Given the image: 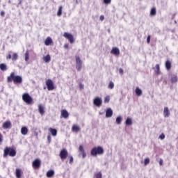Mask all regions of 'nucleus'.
I'll return each instance as SVG.
<instances>
[{
  "label": "nucleus",
  "mask_w": 178,
  "mask_h": 178,
  "mask_svg": "<svg viewBox=\"0 0 178 178\" xmlns=\"http://www.w3.org/2000/svg\"><path fill=\"white\" fill-rule=\"evenodd\" d=\"M47 140H48L49 143L51 142V136H47Z\"/></svg>",
  "instance_id": "nucleus-51"
},
{
  "label": "nucleus",
  "mask_w": 178,
  "mask_h": 178,
  "mask_svg": "<svg viewBox=\"0 0 178 178\" xmlns=\"http://www.w3.org/2000/svg\"><path fill=\"white\" fill-rule=\"evenodd\" d=\"M15 176L17 178H22V170L17 168L15 170Z\"/></svg>",
  "instance_id": "nucleus-18"
},
{
  "label": "nucleus",
  "mask_w": 178,
  "mask_h": 178,
  "mask_svg": "<svg viewBox=\"0 0 178 178\" xmlns=\"http://www.w3.org/2000/svg\"><path fill=\"white\" fill-rule=\"evenodd\" d=\"M0 15H1V16H2V17L5 16V12L1 11V12L0 13Z\"/></svg>",
  "instance_id": "nucleus-47"
},
{
  "label": "nucleus",
  "mask_w": 178,
  "mask_h": 178,
  "mask_svg": "<svg viewBox=\"0 0 178 178\" xmlns=\"http://www.w3.org/2000/svg\"><path fill=\"white\" fill-rule=\"evenodd\" d=\"M79 88H80V90H83V88H84V85L80 84L79 85Z\"/></svg>",
  "instance_id": "nucleus-45"
},
{
  "label": "nucleus",
  "mask_w": 178,
  "mask_h": 178,
  "mask_svg": "<svg viewBox=\"0 0 178 178\" xmlns=\"http://www.w3.org/2000/svg\"><path fill=\"white\" fill-rule=\"evenodd\" d=\"M76 69L78 72L83 69V61H81V58L79 56H76Z\"/></svg>",
  "instance_id": "nucleus-5"
},
{
  "label": "nucleus",
  "mask_w": 178,
  "mask_h": 178,
  "mask_svg": "<svg viewBox=\"0 0 178 178\" xmlns=\"http://www.w3.org/2000/svg\"><path fill=\"white\" fill-rule=\"evenodd\" d=\"M7 59H12V55L8 54V56H7Z\"/></svg>",
  "instance_id": "nucleus-48"
},
{
  "label": "nucleus",
  "mask_w": 178,
  "mask_h": 178,
  "mask_svg": "<svg viewBox=\"0 0 178 178\" xmlns=\"http://www.w3.org/2000/svg\"><path fill=\"white\" fill-rule=\"evenodd\" d=\"M64 48H65V49L69 48V44H65L64 45Z\"/></svg>",
  "instance_id": "nucleus-50"
},
{
  "label": "nucleus",
  "mask_w": 178,
  "mask_h": 178,
  "mask_svg": "<svg viewBox=\"0 0 178 178\" xmlns=\"http://www.w3.org/2000/svg\"><path fill=\"white\" fill-rule=\"evenodd\" d=\"M0 70H1V72H6V70H8V67L6 66V64H0Z\"/></svg>",
  "instance_id": "nucleus-20"
},
{
  "label": "nucleus",
  "mask_w": 178,
  "mask_h": 178,
  "mask_svg": "<svg viewBox=\"0 0 178 178\" xmlns=\"http://www.w3.org/2000/svg\"><path fill=\"white\" fill-rule=\"evenodd\" d=\"M29 59V52L26 51V53H25V61L28 62Z\"/></svg>",
  "instance_id": "nucleus-39"
},
{
  "label": "nucleus",
  "mask_w": 178,
  "mask_h": 178,
  "mask_svg": "<svg viewBox=\"0 0 178 178\" xmlns=\"http://www.w3.org/2000/svg\"><path fill=\"white\" fill-rule=\"evenodd\" d=\"M46 86L49 91H52L55 89V86H54V81H52L51 79H47L46 81Z\"/></svg>",
  "instance_id": "nucleus-6"
},
{
  "label": "nucleus",
  "mask_w": 178,
  "mask_h": 178,
  "mask_svg": "<svg viewBox=\"0 0 178 178\" xmlns=\"http://www.w3.org/2000/svg\"><path fill=\"white\" fill-rule=\"evenodd\" d=\"M108 33H111V29H108Z\"/></svg>",
  "instance_id": "nucleus-53"
},
{
  "label": "nucleus",
  "mask_w": 178,
  "mask_h": 178,
  "mask_svg": "<svg viewBox=\"0 0 178 178\" xmlns=\"http://www.w3.org/2000/svg\"><path fill=\"white\" fill-rule=\"evenodd\" d=\"M104 154V148L101 146L95 147L90 151V155L92 156H97V155H102Z\"/></svg>",
  "instance_id": "nucleus-3"
},
{
  "label": "nucleus",
  "mask_w": 178,
  "mask_h": 178,
  "mask_svg": "<svg viewBox=\"0 0 178 178\" xmlns=\"http://www.w3.org/2000/svg\"><path fill=\"white\" fill-rule=\"evenodd\" d=\"M135 92L138 97H141V95H143V90H141L138 87L136 88Z\"/></svg>",
  "instance_id": "nucleus-21"
},
{
  "label": "nucleus",
  "mask_w": 178,
  "mask_h": 178,
  "mask_svg": "<svg viewBox=\"0 0 178 178\" xmlns=\"http://www.w3.org/2000/svg\"><path fill=\"white\" fill-rule=\"evenodd\" d=\"M171 67H172V62H170L169 60H168L165 62V69L167 70H170Z\"/></svg>",
  "instance_id": "nucleus-19"
},
{
  "label": "nucleus",
  "mask_w": 178,
  "mask_h": 178,
  "mask_svg": "<svg viewBox=\"0 0 178 178\" xmlns=\"http://www.w3.org/2000/svg\"><path fill=\"white\" fill-rule=\"evenodd\" d=\"M62 9H63L62 6H59L58 10L57 12V16H61L62 15Z\"/></svg>",
  "instance_id": "nucleus-35"
},
{
  "label": "nucleus",
  "mask_w": 178,
  "mask_h": 178,
  "mask_svg": "<svg viewBox=\"0 0 178 178\" xmlns=\"http://www.w3.org/2000/svg\"><path fill=\"white\" fill-rule=\"evenodd\" d=\"M16 149L13 147H6L3 149V158H8V156H10L13 158L16 156Z\"/></svg>",
  "instance_id": "nucleus-2"
},
{
  "label": "nucleus",
  "mask_w": 178,
  "mask_h": 178,
  "mask_svg": "<svg viewBox=\"0 0 178 178\" xmlns=\"http://www.w3.org/2000/svg\"><path fill=\"white\" fill-rule=\"evenodd\" d=\"M147 44H149V42H151V35L147 36Z\"/></svg>",
  "instance_id": "nucleus-43"
},
{
  "label": "nucleus",
  "mask_w": 178,
  "mask_h": 178,
  "mask_svg": "<svg viewBox=\"0 0 178 178\" xmlns=\"http://www.w3.org/2000/svg\"><path fill=\"white\" fill-rule=\"evenodd\" d=\"M113 115V111H112V108H108L106 111V118H112Z\"/></svg>",
  "instance_id": "nucleus-12"
},
{
  "label": "nucleus",
  "mask_w": 178,
  "mask_h": 178,
  "mask_svg": "<svg viewBox=\"0 0 178 178\" xmlns=\"http://www.w3.org/2000/svg\"><path fill=\"white\" fill-rule=\"evenodd\" d=\"M79 151H80V152L82 153L83 158H85L86 156H87V154H86V152L84 151V147H83V145L79 146Z\"/></svg>",
  "instance_id": "nucleus-24"
},
{
  "label": "nucleus",
  "mask_w": 178,
  "mask_h": 178,
  "mask_svg": "<svg viewBox=\"0 0 178 178\" xmlns=\"http://www.w3.org/2000/svg\"><path fill=\"white\" fill-rule=\"evenodd\" d=\"M76 3H79V1L78 0H76Z\"/></svg>",
  "instance_id": "nucleus-54"
},
{
  "label": "nucleus",
  "mask_w": 178,
  "mask_h": 178,
  "mask_svg": "<svg viewBox=\"0 0 178 178\" xmlns=\"http://www.w3.org/2000/svg\"><path fill=\"white\" fill-rule=\"evenodd\" d=\"M108 88H109L110 90H113V88H115V83H113L112 81H110L108 86Z\"/></svg>",
  "instance_id": "nucleus-31"
},
{
  "label": "nucleus",
  "mask_w": 178,
  "mask_h": 178,
  "mask_svg": "<svg viewBox=\"0 0 178 178\" xmlns=\"http://www.w3.org/2000/svg\"><path fill=\"white\" fill-rule=\"evenodd\" d=\"M61 116L62 118H64V119H67V118H69V113L66 110H62Z\"/></svg>",
  "instance_id": "nucleus-16"
},
{
  "label": "nucleus",
  "mask_w": 178,
  "mask_h": 178,
  "mask_svg": "<svg viewBox=\"0 0 178 178\" xmlns=\"http://www.w3.org/2000/svg\"><path fill=\"white\" fill-rule=\"evenodd\" d=\"M55 175V171L54 170H50L47 172V177H52Z\"/></svg>",
  "instance_id": "nucleus-26"
},
{
  "label": "nucleus",
  "mask_w": 178,
  "mask_h": 178,
  "mask_svg": "<svg viewBox=\"0 0 178 178\" xmlns=\"http://www.w3.org/2000/svg\"><path fill=\"white\" fill-rule=\"evenodd\" d=\"M144 163H145V166H147V165H148L149 163V158L145 159Z\"/></svg>",
  "instance_id": "nucleus-40"
},
{
  "label": "nucleus",
  "mask_w": 178,
  "mask_h": 178,
  "mask_svg": "<svg viewBox=\"0 0 178 178\" xmlns=\"http://www.w3.org/2000/svg\"><path fill=\"white\" fill-rule=\"evenodd\" d=\"M159 138L160 140H165V134H161Z\"/></svg>",
  "instance_id": "nucleus-41"
},
{
  "label": "nucleus",
  "mask_w": 178,
  "mask_h": 178,
  "mask_svg": "<svg viewBox=\"0 0 178 178\" xmlns=\"http://www.w3.org/2000/svg\"><path fill=\"white\" fill-rule=\"evenodd\" d=\"M155 72L156 73V74H161V71H160V67L159 65V64H156L155 66Z\"/></svg>",
  "instance_id": "nucleus-30"
},
{
  "label": "nucleus",
  "mask_w": 178,
  "mask_h": 178,
  "mask_svg": "<svg viewBox=\"0 0 178 178\" xmlns=\"http://www.w3.org/2000/svg\"><path fill=\"white\" fill-rule=\"evenodd\" d=\"M68 158H70V165H72V164H73V162H74V159H73V156L70 155V156H68Z\"/></svg>",
  "instance_id": "nucleus-36"
},
{
  "label": "nucleus",
  "mask_w": 178,
  "mask_h": 178,
  "mask_svg": "<svg viewBox=\"0 0 178 178\" xmlns=\"http://www.w3.org/2000/svg\"><path fill=\"white\" fill-rule=\"evenodd\" d=\"M22 101L28 104V105H31V104H33V97L29 93H24L22 95Z\"/></svg>",
  "instance_id": "nucleus-4"
},
{
  "label": "nucleus",
  "mask_w": 178,
  "mask_h": 178,
  "mask_svg": "<svg viewBox=\"0 0 178 178\" xmlns=\"http://www.w3.org/2000/svg\"><path fill=\"white\" fill-rule=\"evenodd\" d=\"M33 165V168H34V169H38L40 168V167L41 166V160H40V159H36L33 161V162L32 163Z\"/></svg>",
  "instance_id": "nucleus-10"
},
{
  "label": "nucleus",
  "mask_w": 178,
  "mask_h": 178,
  "mask_svg": "<svg viewBox=\"0 0 178 178\" xmlns=\"http://www.w3.org/2000/svg\"><path fill=\"white\" fill-rule=\"evenodd\" d=\"M104 3H106V5L111 3V2H112V0H104Z\"/></svg>",
  "instance_id": "nucleus-42"
},
{
  "label": "nucleus",
  "mask_w": 178,
  "mask_h": 178,
  "mask_svg": "<svg viewBox=\"0 0 178 178\" xmlns=\"http://www.w3.org/2000/svg\"><path fill=\"white\" fill-rule=\"evenodd\" d=\"M119 73H121V74H122V73H123V69L120 68V69H119Z\"/></svg>",
  "instance_id": "nucleus-49"
},
{
  "label": "nucleus",
  "mask_w": 178,
  "mask_h": 178,
  "mask_svg": "<svg viewBox=\"0 0 178 178\" xmlns=\"http://www.w3.org/2000/svg\"><path fill=\"white\" fill-rule=\"evenodd\" d=\"M171 83H172V84H175V83H177V76L173 75V76L171 77Z\"/></svg>",
  "instance_id": "nucleus-28"
},
{
  "label": "nucleus",
  "mask_w": 178,
  "mask_h": 178,
  "mask_svg": "<svg viewBox=\"0 0 178 178\" xmlns=\"http://www.w3.org/2000/svg\"><path fill=\"white\" fill-rule=\"evenodd\" d=\"M0 143H2V134H0Z\"/></svg>",
  "instance_id": "nucleus-52"
},
{
  "label": "nucleus",
  "mask_w": 178,
  "mask_h": 178,
  "mask_svg": "<svg viewBox=\"0 0 178 178\" xmlns=\"http://www.w3.org/2000/svg\"><path fill=\"white\" fill-rule=\"evenodd\" d=\"M8 83L14 82V84H22L23 83V78L19 75H15V72H11L10 76L7 77Z\"/></svg>",
  "instance_id": "nucleus-1"
},
{
  "label": "nucleus",
  "mask_w": 178,
  "mask_h": 178,
  "mask_svg": "<svg viewBox=\"0 0 178 178\" xmlns=\"http://www.w3.org/2000/svg\"><path fill=\"white\" fill-rule=\"evenodd\" d=\"M163 163V160L160 159V161H159L160 166H162Z\"/></svg>",
  "instance_id": "nucleus-46"
},
{
  "label": "nucleus",
  "mask_w": 178,
  "mask_h": 178,
  "mask_svg": "<svg viewBox=\"0 0 178 178\" xmlns=\"http://www.w3.org/2000/svg\"><path fill=\"white\" fill-rule=\"evenodd\" d=\"M163 116L164 118H169L170 116V111H169L168 107H164Z\"/></svg>",
  "instance_id": "nucleus-13"
},
{
  "label": "nucleus",
  "mask_w": 178,
  "mask_h": 178,
  "mask_svg": "<svg viewBox=\"0 0 178 178\" xmlns=\"http://www.w3.org/2000/svg\"><path fill=\"white\" fill-rule=\"evenodd\" d=\"M21 133L23 136H26L27 133H29V129L27 127H24L21 129Z\"/></svg>",
  "instance_id": "nucleus-22"
},
{
  "label": "nucleus",
  "mask_w": 178,
  "mask_h": 178,
  "mask_svg": "<svg viewBox=\"0 0 178 178\" xmlns=\"http://www.w3.org/2000/svg\"><path fill=\"white\" fill-rule=\"evenodd\" d=\"M79 130H80V127L77 125L72 126V131H79Z\"/></svg>",
  "instance_id": "nucleus-32"
},
{
  "label": "nucleus",
  "mask_w": 178,
  "mask_h": 178,
  "mask_svg": "<svg viewBox=\"0 0 178 178\" xmlns=\"http://www.w3.org/2000/svg\"><path fill=\"white\" fill-rule=\"evenodd\" d=\"M68 154L69 153L67 152V150H66V149H62L60 152V159H62V161H65V159H66V158H67Z\"/></svg>",
  "instance_id": "nucleus-9"
},
{
  "label": "nucleus",
  "mask_w": 178,
  "mask_h": 178,
  "mask_svg": "<svg viewBox=\"0 0 178 178\" xmlns=\"http://www.w3.org/2000/svg\"><path fill=\"white\" fill-rule=\"evenodd\" d=\"M45 88H47L46 87L44 88V89L45 90Z\"/></svg>",
  "instance_id": "nucleus-55"
},
{
  "label": "nucleus",
  "mask_w": 178,
  "mask_h": 178,
  "mask_svg": "<svg viewBox=\"0 0 178 178\" xmlns=\"http://www.w3.org/2000/svg\"><path fill=\"white\" fill-rule=\"evenodd\" d=\"M109 101H111V97L109 96H106L104 98V102L105 104H108V102H109Z\"/></svg>",
  "instance_id": "nucleus-37"
},
{
  "label": "nucleus",
  "mask_w": 178,
  "mask_h": 178,
  "mask_svg": "<svg viewBox=\"0 0 178 178\" xmlns=\"http://www.w3.org/2000/svg\"><path fill=\"white\" fill-rule=\"evenodd\" d=\"M111 54H113V55L115 56L120 55V50L118 47H113Z\"/></svg>",
  "instance_id": "nucleus-14"
},
{
  "label": "nucleus",
  "mask_w": 178,
  "mask_h": 178,
  "mask_svg": "<svg viewBox=\"0 0 178 178\" xmlns=\"http://www.w3.org/2000/svg\"><path fill=\"white\" fill-rule=\"evenodd\" d=\"M3 129H4L5 130L8 129H10V127H12V123L10 122V121L8 120L6 121L3 125H2Z\"/></svg>",
  "instance_id": "nucleus-11"
},
{
  "label": "nucleus",
  "mask_w": 178,
  "mask_h": 178,
  "mask_svg": "<svg viewBox=\"0 0 178 178\" xmlns=\"http://www.w3.org/2000/svg\"><path fill=\"white\" fill-rule=\"evenodd\" d=\"M39 113L42 116L45 113V110L42 104L38 105Z\"/></svg>",
  "instance_id": "nucleus-15"
},
{
  "label": "nucleus",
  "mask_w": 178,
  "mask_h": 178,
  "mask_svg": "<svg viewBox=\"0 0 178 178\" xmlns=\"http://www.w3.org/2000/svg\"><path fill=\"white\" fill-rule=\"evenodd\" d=\"M105 19V17L104 15H101L99 17V19L101 20V22H103V20Z\"/></svg>",
  "instance_id": "nucleus-44"
},
{
  "label": "nucleus",
  "mask_w": 178,
  "mask_h": 178,
  "mask_svg": "<svg viewBox=\"0 0 178 178\" xmlns=\"http://www.w3.org/2000/svg\"><path fill=\"white\" fill-rule=\"evenodd\" d=\"M49 131H50V133L54 137L56 136V135L58 134V131H56V129H55L49 128Z\"/></svg>",
  "instance_id": "nucleus-23"
},
{
  "label": "nucleus",
  "mask_w": 178,
  "mask_h": 178,
  "mask_svg": "<svg viewBox=\"0 0 178 178\" xmlns=\"http://www.w3.org/2000/svg\"><path fill=\"white\" fill-rule=\"evenodd\" d=\"M94 178H102V173H101L100 172L95 173Z\"/></svg>",
  "instance_id": "nucleus-33"
},
{
  "label": "nucleus",
  "mask_w": 178,
  "mask_h": 178,
  "mask_svg": "<svg viewBox=\"0 0 178 178\" xmlns=\"http://www.w3.org/2000/svg\"><path fill=\"white\" fill-rule=\"evenodd\" d=\"M93 104L95 105V106H97V108L102 106V98L98 97L95 98L93 100Z\"/></svg>",
  "instance_id": "nucleus-8"
},
{
  "label": "nucleus",
  "mask_w": 178,
  "mask_h": 178,
  "mask_svg": "<svg viewBox=\"0 0 178 178\" xmlns=\"http://www.w3.org/2000/svg\"><path fill=\"white\" fill-rule=\"evenodd\" d=\"M125 124L127 126H131V124H133V120L130 118H127Z\"/></svg>",
  "instance_id": "nucleus-25"
},
{
  "label": "nucleus",
  "mask_w": 178,
  "mask_h": 178,
  "mask_svg": "<svg viewBox=\"0 0 178 178\" xmlns=\"http://www.w3.org/2000/svg\"><path fill=\"white\" fill-rule=\"evenodd\" d=\"M156 15V8H152L150 11V16H155Z\"/></svg>",
  "instance_id": "nucleus-29"
},
{
  "label": "nucleus",
  "mask_w": 178,
  "mask_h": 178,
  "mask_svg": "<svg viewBox=\"0 0 178 178\" xmlns=\"http://www.w3.org/2000/svg\"><path fill=\"white\" fill-rule=\"evenodd\" d=\"M52 42H53L52 38H51V37H48V38H47V39L44 41V44L48 47V46L51 45L52 44Z\"/></svg>",
  "instance_id": "nucleus-17"
},
{
  "label": "nucleus",
  "mask_w": 178,
  "mask_h": 178,
  "mask_svg": "<svg viewBox=\"0 0 178 178\" xmlns=\"http://www.w3.org/2000/svg\"><path fill=\"white\" fill-rule=\"evenodd\" d=\"M43 60L46 62V63L51 62V56L47 55L46 56H44Z\"/></svg>",
  "instance_id": "nucleus-27"
},
{
  "label": "nucleus",
  "mask_w": 178,
  "mask_h": 178,
  "mask_svg": "<svg viewBox=\"0 0 178 178\" xmlns=\"http://www.w3.org/2000/svg\"><path fill=\"white\" fill-rule=\"evenodd\" d=\"M18 56L16 53H15L12 57V60H17Z\"/></svg>",
  "instance_id": "nucleus-38"
},
{
  "label": "nucleus",
  "mask_w": 178,
  "mask_h": 178,
  "mask_svg": "<svg viewBox=\"0 0 178 178\" xmlns=\"http://www.w3.org/2000/svg\"><path fill=\"white\" fill-rule=\"evenodd\" d=\"M115 122L117 124H120L122 123V116L117 117Z\"/></svg>",
  "instance_id": "nucleus-34"
},
{
  "label": "nucleus",
  "mask_w": 178,
  "mask_h": 178,
  "mask_svg": "<svg viewBox=\"0 0 178 178\" xmlns=\"http://www.w3.org/2000/svg\"><path fill=\"white\" fill-rule=\"evenodd\" d=\"M63 37L67 38V40H69L70 44H73V42H74V38L73 37V35L69 33L65 32L63 34Z\"/></svg>",
  "instance_id": "nucleus-7"
}]
</instances>
